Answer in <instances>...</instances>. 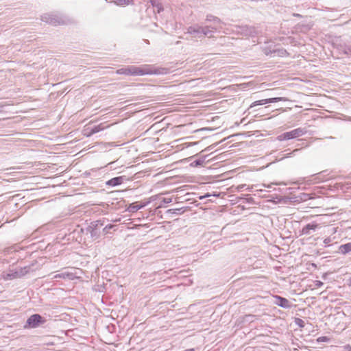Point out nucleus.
<instances>
[{
	"label": "nucleus",
	"instance_id": "1",
	"mask_svg": "<svg viewBox=\"0 0 351 351\" xmlns=\"http://www.w3.org/2000/svg\"><path fill=\"white\" fill-rule=\"evenodd\" d=\"M169 69L167 68H154L150 64H143L141 66H128L119 69L116 71L118 75H125L128 76H143L146 75H165L168 73Z\"/></svg>",
	"mask_w": 351,
	"mask_h": 351
},
{
	"label": "nucleus",
	"instance_id": "2",
	"mask_svg": "<svg viewBox=\"0 0 351 351\" xmlns=\"http://www.w3.org/2000/svg\"><path fill=\"white\" fill-rule=\"evenodd\" d=\"M41 20L54 26L66 25L69 21L65 16L49 13L43 14L41 16Z\"/></svg>",
	"mask_w": 351,
	"mask_h": 351
},
{
	"label": "nucleus",
	"instance_id": "3",
	"mask_svg": "<svg viewBox=\"0 0 351 351\" xmlns=\"http://www.w3.org/2000/svg\"><path fill=\"white\" fill-rule=\"evenodd\" d=\"M30 270V266H25L24 267L16 268L15 269L9 270L3 276V278L6 280L19 278L27 274Z\"/></svg>",
	"mask_w": 351,
	"mask_h": 351
},
{
	"label": "nucleus",
	"instance_id": "4",
	"mask_svg": "<svg viewBox=\"0 0 351 351\" xmlns=\"http://www.w3.org/2000/svg\"><path fill=\"white\" fill-rule=\"evenodd\" d=\"M45 319L39 314H33L29 316L24 326L25 328H35L40 324H45Z\"/></svg>",
	"mask_w": 351,
	"mask_h": 351
},
{
	"label": "nucleus",
	"instance_id": "5",
	"mask_svg": "<svg viewBox=\"0 0 351 351\" xmlns=\"http://www.w3.org/2000/svg\"><path fill=\"white\" fill-rule=\"evenodd\" d=\"M305 133L306 130H304V129L297 128L278 135L277 139L280 141L293 139L302 136Z\"/></svg>",
	"mask_w": 351,
	"mask_h": 351
},
{
	"label": "nucleus",
	"instance_id": "6",
	"mask_svg": "<svg viewBox=\"0 0 351 351\" xmlns=\"http://www.w3.org/2000/svg\"><path fill=\"white\" fill-rule=\"evenodd\" d=\"M237 32L244 36L254 37L258 34L255 27L248 25H241L237 27Z\"/></svg>",
	"mask_w": 351,
	"mask_h": 351
},
{
	"label": "nucleus",
	"instance_id": "7",
	"mask_svg": "<svg viewBox=\"0 0 351 351\" xmlns=\"http://www.w3.org/2000/svg\"><path fill=\"white\" fill-rule=\"evenodd\" d=\"M285 100H286V99L285 97H272V98L255 101L250 106V107L248 108V110H250L251 109H252L253 108H254L257 106H262V105H265L267 104L276 103V102H278L280 101H285Z\"/></svg>",
	"mask_w": 351,
	"mask_h": 351
},
{
	"label": "nucleus",
	"instance_id": "8",
	"mask_svg": "<svg viewBox=\"0 0 351 351\" xmlns=\"http://www.w3.org/2000/svg\"><path fill=\"white\" fill-rule=\"evenodd\" d=\"M202 37L203 36H207L208 38H210L213 36V34L215 32H220V30L222 29V27H218L217 25H205L202 26Z\"/></svg>",
	"mask_w": 351,
	"mask_h": 351
},
{
	"label": "nucleus",
	"instance_id": "9",
	"mask_svg": "<svg viewBox=\"0 0 351 351\" xmlns=\"http://www.w3.org/2000/svg\"><path fill=\"white\" fill-rule=\"evenodd\" d=\"M313 77L308 75V104L312 105L311 101H313V98L315 97V95H317V93H314V91L317 90V85L315 83L311 80Z\"/></svg>",
	"mask_w": 351,
	"mask_h": 351
},
{
	"label": "nucleus",
	"instance_id": "10",
	"mask_svg": "<svg viewBox=\"0 0 351 351\" xmlns=\"http://www.w3.org/2000/svg\"><path fill=\"white\" fill-rule=\"evenodd\" d=\"M106 128L104 123H100L97 125H94L91 128H88L85 130L84 135H86L87 137H89L100 131L104 130Z\"/></svg>",
	"mask_w": 351,
	"mask_h": 351
},
{
	"label": "nucleus",
	"instance_id": "11",
	"mask_svg": "<svg viewBox=\"0 0 351 351\" xmlns=\"http://www.w3.org/2000/svg\"><path fill=\"white\" fill-rule=\"evenodd\" d=\"M127 180L128 178L125 176L114 177L106 181V185L110 186H117L121 185L124 182V181H126Z\"/></svg>",
	"mask_w": 351,
	"mask_h": 351
},
{
	"label": "nucleus",
	"instance_id": "12",
	"mask_svg": "<svg viewBox=\"0 0 351 351\" xmlns=\"http://www.w3.org/2000/svg\"><path fill=\"white\" fill-rule=\"evenodd\" d=\"M274 298V303L282 308H289L291 306V302L285 298L280 295H275Z\"/></svg>",
	"mask_w": 351,
	"mask_h": 351
},
{
	"label": "nucleus",
	"instance_id": "13",
	"mask_svg": "<svg viewBox=\"0 0 351 351\" xmlns=\"http://www.w3.org/2000/svg\"><path fill=\"white\" fill-rule=\"evenodd\" d=\"M202 25L198 24H195L193 25L189 26L187 28L186 33L191 35H194L198 38H202Z\"/></svg>",
	"mask_w": 351,
	"mask_h": 351
},
{
	"label": "nucleus",
	"instance_id": "14",
	"mask_svg": "<svg viewBox=\"0 0 351 351\" xmlns=\"http://www.w3.org/2000/svg\"><path fill=\"white\" fill-rule=\"evenodd\" d=\"M149 203V201L146 202H141L140 204H138L137 202L132 203L129 205V206L127 208V210L129 213H136L138 210L145 207Z\"/></svg>",
	"mask_w": 351,
	"mask_h": 351
},
{
	"label": "nucleus",
	"instance_id": "15",
	"mask_svg": "<svg viewBox=\"0 0 351 351\" xmlns=\"http://www.w3.org/2000/svg\"><path fill=\"white\" fill-rule=\"evenodd\" d=\"M206 21L207 22H213V25H217L218 27H222L221 25L223 24V22L217 16H213L212 14H207L206 17Z\"/></svg>",
	"mask_w": 351,
	"mask_h": 351
},
{
	"label": "nucleus",
	"instance_id": "16",
	"mask_svg": "<svg viewBox=\"0 0 351 351\" xmlns=\"http://www.w3.org/2000/svg\"><path fill=\"white\" fill-rule=\"evenodd\" d=\"M274 57H285L288 56V52L283 48L278 47V45H274Z\"/></svg>",
	"mask_w": 351,
	"mask_h": 351
},
{
	"label": "nucleus",
	"instance_id": "17",
	"mask_svg": "<svg viewBox=\"0 0 351 351\" xmlns=\"http://www.w3.org/2000/svg\"><path fill=\"white\" fill-rule=\"evenodd\" d=\"M329 341V338L327 337H320L314 339H308V348H315L316 347V343L319 342H328Z\"/></svg>",
	"mask_w": 351,
	"mask_h": 351
},
{
	"label": "nucleus",
	"instance_id": "18",
	"mask_svg": "<svg viewBox=\"0 0 351 351\" xmlns=\"http://www.w3.org/2000/svg\"><path fill=\"white\" fill-rule=\"evenodd\" d=\"M274 45L269 44L263 47V53L271 58H274Z\"/></svg>",
	"mask_w": 351,
	"mask_h": 351
},
{
	"label": "nucleus",
	"instance_id": "19",
	"mask_svg": "<svg viewBox=\"0 0 351 351\" xmlns=\"http://www.w3.org/2000/svg\"><path fill=\"white\" fill-rule=\"evenodd\" d=\"M74 274L70 272H62L60 274H56L53 276L52 279L63 278L73 280L74 278Z\"/></svg>",
	"mask_w": 351,
	"mask_h": 351
},
{
	"label": "nucleus",
	"instance_id": "20",
	"mask_svg": "<svg viewBox=\"0 0 351 351\" xmlns=\"http://www.w3.org/2000/svg\"><path fill=\"white\" fill-rule=\"evenodd\" d=\"M186 209L184 208H173L167 210L166 213L171 215H179L184 213Z\"/></svg>",
	"mask_w": 351,
	"mask_h": 351
},
{
	"label": "nucleus",
	"instance_id": "21",
	"mask_svg": "<svg viewBox=\"0 0 351 351\" xmlns=\"http://www.w3.org/2000/svg\"><path fill=\"white\" fill-rule=\"evenodd\" d=\"M339 250L343 254H346L351 252V242L341 245L339 247Z\"/></svg>",
	"mask_w": 351,
	"mask_h": 351
},
{
	"label": "nucleus",
	"instance_id": "22",
	"mask_svg": "<svg viewBox=\"0 0 351 351\" xmlns=\"http://www.w3.org/2000/svg\"><path fill=\"white\" fill-rule=\"evenodd\" d=\"M150 3L153 8L156 10L158 13H160L163 11L162 5L159 2L158 0H150Z\"/></svg>",
	"mask_w": 351,
	"mask_h": 351
},
{
	"label": "nucleus",
	"instance_id": "23",
	"mask_svg": "<svg viewBox=\"0 0 351 351\" xmlns=\"http://www.w3.org/2000/svg\"><path fill=\"white\" fill-rule=\"evenodd\" d=\"M206 156H202V157H200V158H199L197 159H195L194 161H193L191 163V166L195 167L202 166L203 164L206 161Z\"/></svg>",
	"mask_w": 351,
	"mask_h": 351
},
{
	"label": "nucleus",
	"instance_id": "24",
	"mask_svg": "<svg viewBox=\"0 0 351 351\" xmlns=\"http://www.w3.org/2000/svg\"><path fill=\"white\" fill-rule=\"evenodd\" d=\"M104 220H97L95 221H93L90 223V226H89V228H94L96 230H99L104 225Z\"/></svg>",
	"mask_w": 351,
	"mask_h": 351
},
{
	"label": "nucleus",
	"instance_id": "25",
	"mask_svg": "<svg viewBox=\"0 0 351 351\" xmlns=\"http://www.w3.org/2000/svg\"><path fill=\"white\" fill-rule=\"evenodd\" d=\"M323 285V282L320 280H312L311 283L308 282V289H314L320 287Z\"/></svg>",
	"mask_w": 351,
	"mask_h": 351
},
{
	"label": "nucleus",
	"instance_id": "26",
	"mask_svg": "<svg viewBox=\"0 0 351 351\" xmlns=\"http://www.w3.org/2000/svg\"><path fill=\"white\" fill-rule=\"evenodd\" d=\"M321 181V179L319 178V176L316 175H312L311 176H308V185L315 184L317 182H319Z\"/></svg>",
	"mask_w": 351,
	"mask_h": 351
},
{
	"label": "nucleus",
	"instance_id": "27",
	"mask_svg": "<svg viewBox=\"0 0 351 351\" xmlns=\"http://www.w3.org/2000/svg\"><path fill=\"white\" fill-rule=\"evenodd\" d=\"M118 5H129L132 3V0H112Z\"/></svg>",
	"mask_w": 351,
	"mask_h": 351
},
{
	"label": "nucleus",
	"instance_id": "28",
	"mask_svg": "<svg viewBox=\"0 0 351 351\" xmlns=\"http://www.w3.org/2000/svg\"><path fill=\"white\" fill-rule=\"evenodd\" d=\"M317 228H321L317 224H315L313 223H308V234H310V230H315Z\"/></svg>",
	"mask_w": 351,
	"mask_h": 351
},
{
	"label": "nucleus",
	"instance_id": "29",
	"mask_svg": "<svg viewBox=\"0 0 351 351\" xmlns=\"http://www.w3.org/2000/svg\"><path fill=\"white\" fill-rule=\"evenodd\" d=\"M280 40L282 41L284 44L291 43L292 41L291 37H282L280 38Z\"/></svg>",
	"mask_w": 351,
	"mask_h": 351
},
{
	"label": "nucleus",
	"instance_id": "30",
	"mask_svg": "<svg viewBox=\"0 0 351 351\" xmlns=\"http://www.w3.org/2000/svg\"><path fill=\"white\" fill-rule=\"evenodd\" d=\"M88 229H91V230H90V235H91L92 237H97L98 235L99 230H96L94 228H89V227H88Z\"/></svg>",
	"mask_w": 351,
	"mask_h": 351
},
{
	"label": "nucleus",
	"instance_id": "31",
	"mask_svg": "<svg viewBox=\"0 0 351 351\" xmlns=\"http://www.w3.org/2000/svg\"><path fill=\"white\" fill-rule=\"evenodd\" d=\"M113 227H114V226H113V225H112V224H108V225H106V226L104 228L103 231H104V232L105 234H107V233L108 232V230H110V229H112Z\"/></svg>",
	"mask_w": 351,
	"mask_h": 351
},
{
	"label": "nucleus",
	"instance_id": "32",
	"mask_svg": "<svg viewBox=\"0 0 351 351\" xmlns=\"http://www.w3.org/2000/svg\"><path fill=\"white\" fill-rule=\"evenodd\" d=\"M295 324H297L300 327H304V321L301 319H299V318H297L295 319Z\"/></svg>",
	"mask_w": 351,
	"mask_h": 351
},
{
	"label": "nucleus",
	"instance_id": "33",
	"mask_svg": "<svg viewBox=\"0 0 351 351\" xmlns=\"http://www.w3.org/2000/svg\"><path fill=\"white\" fill-rule=\"evenodd\" d=\"M172 202V198L171 197H163L161 203L164 204H169Z\"/></svg>",
	"mask_w": 351,
	"mask_h": 351
},
{
	"label": "nucleus",
	"instance_id": "34",
	"mask_svg": "<svg viewBox=\"0 0 351 351\" xmlns=\"http://www.w3.org/2000/svg\"><path fill=\"white\" fill-rule=\"evenodd\" d=\"M210 196H215V197H217V195H215V194H214V195H211V194H210V193H206V194H205L204 195L200 196V197H199V199H204V198H206V197H210Z\"/></svg>",
	"mask_w": 351,
	"mask_h": 351
},
{
	"label": "nucleus",
	"instance_id": "35",
	"mask_svg": "<svg viewBox=\"0 0 351 351\" xmlns=\"http://www.w3.org/2000/svg\"><path fill=\"white\" fill-rule=\"evenodd\" d=\"M245 186H246L245 184H241V185H239V186H238V189H239V191H243V190H244V189L245 188Z\"/></svg>",
	"mask_w": 351,
	"mask_h": 351
},
{
	"label": "nucleus",
	"instance_id": "36",
	"mask_svg": "<svg viewBox=\"0 0 351 351\" xmlns=\"http://www.w3.org/2000/svg\"><path fill=\"white\" fill-rule=\"evenodd\" d=\"M302 232H303V233H306V232H307V225L304 226L302 228Z\"/></svg>",
	"mask_w": 351,
	"mask_h": 351
},
{
	"label": "nucleus",
	"instance_id": "37",
	"mask_svg": "<svg viewBox=\"0 0 351 351\" xmlns=\"http://www.w3.org/2000/svg\"><path fill=\"white\" fill-rule=\"evenodd\" d=\"M308 200H311L314 198L313 197L311 196V193H308Z\"/></svg>",
	"mask_w": 351,
	"mask_h": 351
},
{
	"label": "nucleus",
	"instance_id": "38",
	"mask_svg": "<svg viewBox=\"0 0 351 351\" xmlns=\"http://www.w3.org/2000/svg\"><path fill=\"white\" fill-rule=\"evenodd\" d=\"M308 243H310V244H313V242L311 241V237H308Z\"/></svg>",
	"mask_w": 351,
	"mask_h": 351
},
{
	"label": "nucleus",
	"instance_id": "39",
	"mask_svg": "<svg viewBox=\"0 0 351 351\" xmlns=\"http://www.w3.org/2000/svg\"><path fill=\"white\" fill-rule=\"evenodd\" d=\"M311 265L313 267H314V268H315V267H316V265H315V264H314V263H311Z\"/></svg>",
	"mask_w": 351,
	"mask_h": 351
},
{
	"label": "nucleus",
	"instance_id": "40",
	"mask_svg": "<svg viewBox=\"0 0 351 351\" xmlns=\"http://www.w3.org/2000/svg\"><path fill=\"white\" fill-rule=\"evenodd\" d=\"M206 150H208V151L211 150V146L208 147L206 149Z\"/></svg>",
	"mask_w": 351,
	"mask_h": 351
},
{
	"label": "nucleus",
	"instance_id": "41",
	"mask_svg": "<svg viewBox=\"0 0 351 351\" xmlns=\"http://www.w3.org/2000/svg\"><path fill=\"white\" fill-rule=\"evenodd\" d=\"M311 110H313V109H312V108H308V112H309V111H311Z\"/></svg>",
	"mask_w": 351,
	"mask_h": 351
},
{
	"label": "nucleus",
	"instance_id": "42",
	"mask_svg": "<svg viewBox=\"0 0 351 351\" xmlns=\"http://www.w3.org/2000/svg\"><path fill=\"white\" fill-rule=\"evenodd\" d=\"M350 285H351V278L350 279Z\"/></svg>",
	"mask_w": 351,
	"mask_h": 351
}]
</instances>
